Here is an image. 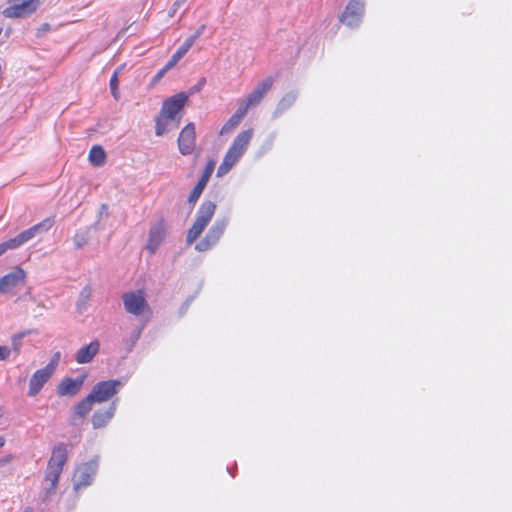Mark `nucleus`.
Returning a JSON list of instances; mask_svg holds the SVG:
<instances>
[{
	"instance_id": "nucleus-1",
	"label": "nucleus",
	"mask_w": 512,
	"mask_h": 512,
	"mask_svg": "<svg viewBox=\"0 0 512 512\" xmlns=\"http://www.w3.org/2000/svg\"><path fill=\"white\" fill-rule=\"evenodd\" d=\"M188 97L185 93H178L164 101L160 111V116L156 121V135L162 136L164 133L179 125L181 116L179 112L185 105Z\"/></svg>"
},
{
	"instance_id": "nucleus-2",
	"label": "nucleus",
	"mask_w": 512,
	"mask_h": 512,
	"mask_svg": "<svg viewBox=\"0 0 512 512\" xmlns=\"http://www.w3.org/2000/svg\"><path fill=\"white\" fill-rule=\"evenodd\" d=\"M253 136V129L242 131L234 139L232 145L224 156L223 162L218 167L217 176L221 177L229 172L235 163L246 151Z\"/></svg>"
},
{
	"instance_id": "nucleus-3",
	"label": "nucleus",
	"mask_w": 512,
	"mask_h": 512,
	"mask_svg": "<svg viewBox=\"0 0 512 512\" xmlns=\"http://www.w3.org/2000/svg\"><path fill=\"white\" fill-rule=\"evenodd\" d=\"M216 210V204L212 201H205L201 204L196 219L187 233L186 241L192 244L204 231Z\"/></svg>"
},
{
	"instance_id": "nucleus-4",
	"label": "nucleus",
	"mask_w": 512,
	"mask_h": 512,
	"mask_svg": "<svg viewBox=\"0 0 512 512\" xmlns=\"http://www.w3.org/2000/svg\"><path fill=\"white\" fill-rule=\"evenodd\" d=\"M365 11L364 0H349L339 20L345 26L355 29L360 26Z\"/></svg>"
},
{
	"instance_id": "nucleus-5",
	"label": "nucleus",
	"mask_w": 512,
	"mask_h": 512,
	"mask_svg": "<svg viewBox=\"0 0 512 512\" xmlns=\"http://www.w3.org/2000/svg\"><path fill=\"white\" fill-rule=\"evenodd\" d=\"M122 385V382L119 380L99 382L92 388L90 396H92L95 403L106 402L118 393Z\"/></svg>"
},
{
	"instance_id": "nucleus-6",
	"label": "nucleus",
	"mask_w": 512,
	"mask_h": 512,
	"mask_svg": "<svg viewBox=\"0 0 512 512\" xmlns=\"http://www.w3.org/2000/svg\"><path fill=\"white\" fill-rule=\"evenodd\" d=\"M125 310L135 316H141L149 311L144 293L140 290L125 293L122 296Z\"/></svg>"
},
{
	"instance_id": "nucleus-7",
	"label": "nucleus",
	"mask_w": 512,
	"mask_h": 512,
	"mask_svg": "<svg viewBox=\"0 0 512 512\" xmlns=\"http://www.w3.org/2000/svg\"><path fill=\"white\" fill-rule=\"evenodd\" d=\"M228 221L226 219H219L214 222L210 227L206 236L196 244L195 249L199 252H204L212 248L223 235Z\"/></svg>"
},
{
	"instance_id": "nucleus-8",
	"label": "nucleus",
	"mask_w": 512,
	"mask_h": 512,
	"mask_svg": "<svg viewBox=\"0 0 512 512\" xmlns=\"http://www.w3.org/2000/svg\"><path fill=\"white\" fill-rule=\"evenodd\" d=\"M12 2L13 5L3 11L7 18L25 17L35 12L39 7V0H17Z\"/></svg>"
},
{
	"instance_id": "nucleus-9",
	"label": "nucleus",
	"mask_w": 512,
	"mask_h": 512,
	"mask_svg": "<svg viewBox=\"0 0 512 512\" xmlns=\"http://www.w3.org/2000/svg\"><path fill=\"white\" fill-rule=\"evenodd\" d=\"M196 145V132L194 123H188L180 132L178 148L182 155H189Z\"/></svg>"
},
{
	"instance_id": "nucleus-10",
	"label": "nucleus",
	"mask_w": 512,
	"mask_h": 512,
	"mask_svg": "<svg viewBox=\"0 0 512 512\" xmlns=\"http://www.w3.org/2000/svg\"><path fill=\"white\" fill-rule=\"evenodd\" d=\"M97 464L95 462L85 463L80 466L74 474V488L77 490L91 484L96 474Z\"/></svg>"
},
{
	"instance_id": "nucleus-11",
	"label": "nucleus",
	"mask_w": 512,
	"mask_h": 512,
	"mask_svg": "<svg viewBox=\"0 0 512 512\" xmlns=\"http://www.w3.org/2000/svg\"><path fill=\"white\" fill-rule=\"evenodd\" d=\"M25 280V272L23 269L16 267L10 273L0 278V293L6 294L13 288L22 284Z\"/></svg>"
},
{
	"instance_id": "nucleus-12",
	"label": "nucleus",
	"mask_w": 512,
	"mask_h": 512,
	"mask_svg": "<svg viewBox=\"0 0 512 512\" xmlns=\"http://www.w3.org/2000/svg\"><path fill=\"white\" fill-rule=\"evenodd\" d=\"M206 26L201 25L191 36L186 38V40L179 46L176 52L172 55L171 59L167 62V64H177L189 51V49L194 45L195 41L203 34Z\"/></svg>"
},
{
	"instance_id": "nucleus-13",
	"label": "nucleus",
	"mask_w": 512,
	"mask_h": 512,
	"mask_svg": "<svg viewBox=\"0 0 512 512\" xmlns=\"http://www.w3.org/2000/svg\"><path fill=\"white\" fill-rule=\"evenodd\" d=\"M215 164L216 163L214 160H210L207 163L205 170L202 174V177L200 178L199 182L197 183V185L194 187V189L192 190V192L189 195V198H188L189 203H195L199 199V197L201 196L204 188L206 187V185L214 171Z\"/></svg>"
},
{
	"instance_id": "nucleus-14",
	"label": "nucleus",
	"mask_w": 512,
	"mask_h": 512,
	"mask_svg": "<svg viewBox=\"0 0 512 512\" xmlns=\"http://www.w3.org/2000/svg\"><path fill=\"white\" fill-rule=\"evenodd\" d=\"M85 375L76 379L65 378L57 386V394L59 396H75L83 386Z\"/></svg>"
},
{
	"instance_id": "nucleus-15",
	"label": "nucleus",
	"mask_w": 512,
	"mask_h": 512,
	"mask_svg": "<svg viewBox=\"0 0 512 512\" xmlns=\"http://www.w3.org/2000/svg\"><path fill=\"white\" fill-rule=\"evenodd\" d=\"M52 375L53 374L45 368L37 370L30 379L28 395H37Z\"/></svg>"
},
{
	"instance_id": "nucleus-16",
	"label": "nucleus",
	"mask_w": 512,
	"mask_h": 512,
	"mask_svg": "<svg viewBox=\"0 0 512 512\" xmlns=\"http://www.w3.org/2000/svg\"><path fill=\"white\" fill-rule=\"evenodd\" d=\"M165 234L166 228L162 221L158 222L150 229L149 240L147 244V248L150 250V252L154 253L157 250V248L164 240Z\"/></svg>"
},
{
	"instance_id": "nucleus-17",
	"label": "nucleus",
	"mask_w": 512,
	"mask_h": 512,
	"mask_svg": "<svg viewBox=\"0 0 512 512\" xmlns=\"http://www.w3.org/2000/svg\"><path fill=\"white\" fill-rule=\"evenodd\" d=\"M52 225H53V220H51L50 218H47V219L43 220L42 222L21 232L20 234H18V236L20 237L22 244H25L26 242L33 239L37 235L48 231L52 227Z\"/></svg>"
},
{
	"instance_id": "nucleus-18",
	"label": "nucleus",
	"mask_w": 512,
	"mask_h": 512,
	"mask_svg": "<svg viewBox=\"0 0 512 512\" xmlns=\"http://www.w3.org/2000/svg\"><path fill=\"white\" fill-rule=\"evenodd\" d=\"M117 406V400L113 401L108 409L96 411L92 416V425L95 429L106 426L113 418Z\"/></svg>"
},
{
	"instance_id": "nucleus-19",
	"label": "nucleus",
	"mask_w": 512,
	"mask_h": 512,
	"mask_svg": "<svg viewBox=\"0 0 512 512\" xmlns=\"http://www.w3.org/2000/svg\"><path fill=\"white\" fill-rule=\"evenodd\" d=\"M67 447L64 443H58L54 446L48 466L63 470L67 461Z\"/></svg>"
},
{
	"instance_id": "nucleus-20",
	"label": "nucleus",
	"mask_w": 512,
	"mask_h": 512,
	"mask_svg": "<svg viewBox=\"0 0 512 512\" xmlns=\"http://www.w3.org/2000/svg\"><path fill=\"white\" fill-rule=\"evenodd\" d=\"M273 85V78L267 77L265 78L261 83L258 84V86L248 95L247 100L250 104H253L256 106L259 104L264 97V95L267 93V91L272 87Z\"/></svg>"
},
{
	"instance_id": "nucleus-21",
	"label": "nucleus",
	"mask_w": 512,
	"mask_h": 512,
	"mask_svg": "<svg viewBox=\"0 0 512 512\" xmlns=\"http://www.w3.org/2000/svg\"><path fill=\"white\" fill-rule=\"evenodd\" d=\"M99 347L100 344L98 341H92L90 344L80 348L76 354V361L79 364L91 362L98 353Z\"/></svg>"
},
{
	"instance_id": "nucleus-22",
	"label": "nucleus",
	"mask_w": 512,
	"mask_h": 512,
	"mask_svg": "<svg viewBox=\"0 0 512 512\" xmlns=\"http://www.w3.org/2000/svg\"><path fill=\"white\" fill-rule=\"evenodd\" d=\"M61 473L62 469L47 466L45 476V481L49 483V486L45 488L47 494H51L56 490Z\"/></svg>"
},
{
	"instance_id": "nucleus-23",
	"label": "nucleus",
	"mask_w": 512,
	"mask_h": 512,
	"mask_svg": "<svg viewBox=\"0 0 512 512\" xmlns=\"http://www.w3.org/2000/svg\"><path fill=\"white\" fill-rule=\"evenodd\" d=\"M297 95L295 93H287L282 97V99L279 101L274 113L273 117L277 118L279 115H281L284 111L289 109L294 102L296 101Z\"/></svg>"
},
{
	"instance_id": "nucleus-24",
	"label": "nucleus",
	"mask_w": 512,
	"mask_h": 512,
	"mask_svg": "<svg viewBox=\"0 0 512 512\" xmlns=\"http://www.w3.org/2000/svg\"><path fill=\"white\" fill-rule=\"evenodd\" d=\"M94 403L95 402H94L92 396H90V394H88L82 401H80L79 403H77L75 405V407H74L75 414L79 417H84L91 411Z\"/></svg>"
},
{
	"instance_id": "nucleus-25",
	"label": "nucleus",
	"mask_w": 512,
	"mask_h": 512,
	"mask_svg": "<svg viewBox=\"0 0 512 512\" xmlns=\"http://www.w3.org/2000/svg\"><path fill=\"white\" fill-rule=\"evenodd\" d=\"M106 154L104 149L95 145L89 152V161L95 166H102L105 163Z\"/></svg>"
},
{
	"instance_id": "nucleus-26",
	"label": "nucleus",
	"mask_w": 512,
	"mask_h": 512,
	"mask_svg": "<svg viewBox=\"0 0 512 512\" xmlns=\"http://www.w3.org/2000/svg\"><path fill=\"white\" fill-rule=\"evenodd\" d=\"M93 230L96 231L94 228H91V226H89L85 230L79 231L75 234L73 242L77 249H81L86 244H88V242L90 241V233Z\"/></svg>"
},
{
	"instance_id": "nucleus-27",
	"label": "nucleus",
	"mask_w": 512,
	"mask_h": 512,
	"mask_svg": "<svg viewBox=\"0 0 512 512\" xmlns=\"http://www.w3.org/2000/svg\"><path fill=\"white\" fill-rule=\"evenodd\" d=\"M107 218H108V206L106 204H102L98 211L97 220L93 225H91V228H94L95 230H103L105 227V225L103 223V219H107Z\"/></svg>"
},
{
	"instance_id": "nucleus-28",
	"label": "nucleus",
	"mask_w": 512,
	"mask_h": 512,
	"mask_svg": "<svg viewBox=\"0 0 512 512\" xmlns=\"http://www.w3.org/2000/svg\"><path fill=\"white\" fill-rule=\"evenodd\" d=\"M91 289L89 287H84L79 295V299L77 302V307L79 312H83L86 309V305L90 300L91 297Z\"/></svg>"
},
{
	"instance_id": "nucleus-29",
	"label": "nucleus",
	"mask_w": 512,
	"mask_h": 512,
	"mask_svg": "<svg viewBox=\"0 0 512 512\" xmlns=\"http://www.w3.org/2000/svg\"><path fill=\"white\" fill-rule=\"evenodd\" d=\"M122 68H118L113 73L111 80H110V88L112 95L115 99L119 98V92H118V76L121 73Z\"/></svg>"
},
{
	"instance_id": "nucleus-30",
	"label": "nucleus",
	"mask_w": 512,
	"mask_h": 512,
	"mask_svg": "<svg viewBox=\"0 0 512 512\" xmlns=\"http://www.w3.org/2000/svg\"><path fill=\"white\" fill-rule=\"evenodd\" d=\"M252 106L254 105L250 104L249 101L246 99L232 116L236 118L239 122H241L242 118L246 115L248 109Z\"/></svg>"
},
{
	"instance_id": "nucleus-31",
	"label": "nucleus",
	"mask_w": 512,
	"mask_h": 512,
	"mask_svg": "<svg viewBox=\"0 0 512 512\" xmlns=\"http://www.w3.org/2000/svg\"><path fill=\"white\" fill-rule=\"evenodd\" d=\"M252 106L254 105L250 104L249 101L246 99L232 116L236 118L239 122H241L242 118L246 115L248 109Z\"/></svg>"
},
{
	"instance_id": "nucleus-32",
	"label": "nucleus",
	"mask_w": 512,
	"mask_h": 512,
	"mask_svg": "<svg viewBox=\"0 0 512 512\" xmlns=\"http://www.w3.org/2000/svg\"><path fill=\"white\" fill-rule=\"evenodd\" d=\"M239 121L234 118L233 116L230 117V119L222 126L220 130V134H228L230 133L235 127L239 125Z\"/></svg>"
},
{
	"instance_id": "nucleus-33",
	"label": "nucleus",
	"mask_w": 512,
	"mask_h": 512,
	"mask_svg": "<svg viewBox=\"0 0 512 512\" xmlns=\"http://www.w3.org/2000/svg\"><path fill=\"white\" fill-rule=\"evenodd\" d=\"M25 336V333H19V334H16L12 337L11 339V343H12V350L16 353V354H19L20 351H21V346H22V339L23 337Z\"/></svg>"
},
{
	"instance_id": "nucleus-34",
	"label": "nucleus",
	"mask_w": 512,
	"mask_h": 512,
	"mask_svg": "<svg viewBox=\"0 0 512 512\" xmlns=\"http://www.w3.org/2000/svg\"><path fill=\"white\" fill-rule=\"evenodd\" d=\"M59 361H60V352H56L52 356L50 362L44 368L47 369L48 371H50L52 374H54L56 367L59 364Z\"/></svg>"
},
{
	"instance_id": "nucleus-35",
	"label": "nucleus",
	"mask_w": 512,
	"mask_h": 512,
	"mask_svg": "<svg viewBox=\"0 0 512 512\" xmlns=\"http://www.w3.org/2000/svg\"><path fill=\"white\" fill-rule=\"evenodd\" d=\"M4 243L8 250L16 249V248L20 247L21 245H23L22 241L20 240V237L18 235L14 238L9 239L8 241H5Z\"/></svg>"
},
{
	"instance_id": "nucleus-36",
	"label": "nucleus",
	"mask_w": 512,
	"mask_h": 512,
	"mask_svg": "<svg viewBox=\"0 0 512 512\" xmlns=\"http://www.w3.org/2000/svg\"><path fill=\"white\" fill-rule=\"evenodd\" d=\"M188 0H176L174 2V4L172 5L170 11H169V16L170 17H173L176 12L187 2Z\"/></svg>"
},
{
	"instance_id": "nucleus-37",
	"label": "nucleus",
	"mask_w": 512,
	"mask_h": 512,
	"mask_svg": "<svg viewBox=\"0 0 512 512\" xmlns=\"http://www.w3.org/2000/svg\"><path fill=\"white\" fill-rule=\"evenodd\" d=\"M11 349L7 346H0V360H6L10 356Z\"/></svg>"
},
{
	"instance_id": "nucleus-38",
	"label": "nucleus",
	"mask_w": 512,
	"mask_h": 512,
	"mask_svg": "<svg viewBox=\"0 0 512 512\" xmlns=\"http://www.w3.org/2000/svg\"><path fill=\"white\" fill-rule=\"evenodd\" d=\"M168 67H169V66H165L163 69H161V70L157 73V75H156V76H154V78H153V83L158 82V81H159V80L164 76V74H165V73L167 72V70H168Z\"/></svg>"
},
{
	"instance_id": "nucleus-39",
	"label": "nucleus",
	"mask_w": 512,
	"mask_h": 512,
	"mask_svg": "<svg viewBox=\"0 0 512 512\" xmlns=\"http://www.w3.org/2000/svg\"><path fill=\"white\" fill-rule=\"evenodd\" d=\"M12 457L10 455L4 456L0 458V466H5L11 461Z\"/></svg>"
},
{
	"instance_id": "nucleus-40",
	"label": "nucleus",
	"mask_w": 512,
	"mask_h": 512,
	"mask_svg": "<svg viewBox=\"0 0 512 512\" xmlns=\"http://www.w3.org/2000/svg\"><path fill=\"white\" fill-rule=\"evenodd\" d=\"M141 335V329L137 330L134 332L133 336H132V343L134 344L140 337Z\"/></svg>"
},
{
	"instance_id": "nucleus-41",
	"label": "nucleus",
	"mask_w": 512,
	"mask_h": 512,
	"mask_svg": "<svg viewBox=\"0 0 512 512\" xmlns=\"http://www.w3.org/2000/svg\"><path fill=\"white\" fill-rule=\"evenodd\" d=\"M7 250H8V249H7L6 245H5V243H4V242H3V243H1V244H0V256H1L2 254H4Z\"/></svg>"
},
{
	"instance_id": "nucleus-42",
	"label": "nucleus",
	"mask_w": 512,
	"mask_h": 512,
	"mask_svg": "<svg viewBox=\"0 0 512 512\" xmlns=\"http://www.w3.org/2000/svg\"><path fill=\"white\" fill-rule=\"evenodd\" d=\"M5 445V438L3 436H0V448H2Z\"/></svg>"
},
{
	"instance_id": "nucleus-43",
	"label": "nucleus",
	"mask_w": 512,
	"mask_h": 512,
	"mask_svg": "<svg viewBox=\"0 0 512 512\" xmlns=\"http://www.w3.org/2000/svg\"><path fill=\"white\" fill-rule=\"evenodd\" d=\"M49 29V24H44L41 28V30L46 31Z\"/></svg>"
}]
</instances>
